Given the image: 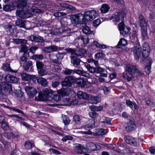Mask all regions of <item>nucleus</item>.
Here are the masks:
<instances>
[{
	"label": "nucleus",
	"instance_id": "1",
	"mask_svg": "<svg viewBox=\"0 0 155 155\" xmlns=\"http://www.w3.org/2000/svg\"><path fill=\"white\" fill-rule=\"evenodd\" d=\"M26 4V0H18V3L17 5V11L16 13L17 16L23 19L28 18L32 16L31 13L29 12V10L26 12L24 11L23 8Z\"/></svg>",
	"mask_w": 155,
	"mask_h": 155
},
{
	"label": "nucleus",
	"instance_id": "2",
	"mask_svg": "<svg viewBox=\"0 0 155 155\" xmlns=\"http://www.w3.org/2000/svg\"><path fill=\"white\" fill-rule=\"evenodd\" d=\"M126 10L125 9H122L119 12H117L110 17V19L117 23L120 21H122L126 16Z\"/></svg>",
	"mask_w": 155,
	"mask_h": 155
},
{
	"label": "nucleus",
	"instance_id": "3",
	"mask_svg": "<svg viewBox=\"0 0 155 155\" xmlns=\"http://www.w3.org/2000/svg\"><path fill=\"white\" fill-rule=\"evenodd\" d=\"M126 70L132 77H133L135 75V73L136 72L138 75L142 76L144 73L140 72L137 69V68L135 66L128 64L127 66Z\"/></svg>",
	"mask_w": 155,
	"mask_h": 155
},
{
	"label": "nucleus",
	"instance_id": "4",
	"mask_svg": "<svg viewBox=\"0 0 155 155\" xmlns=\"http://www.w3.org/2000/svg\"><path fill=\"white\" fill-rule=\"evenodd\" d=\"M85 19L87 22L95 19L98 16L97 12L94 10L87 11L85 12Z\"/></svg>",
	"mask_w": 155,
	"mask_h": 155
},
{
	"label": "nucleus",
	"instance_id": "5",
	"mask_svg": "<svg viewBox=\"0 0 155 155\" xmlns=\"http://www.w3.org/2000/svg\"><path fill=\"white\" fill-rule=\"evenodd\" d=\"M133 51L135 59L136 60L139 59L141 54V49L139 43L135 44Z\"/></svg>",
	"mask_w": 155,
	"mask_h": 155
},
{
	"label": "nucleus",
	"instance_id": "6",
	"mask_svg": "<svg viewBox=\"0 0 155 155\" xmlns=\"http://www.w3.org/2000/svg\"><path fill=\"white\" fill-rule=\"evenodd\" d=\"M75 81V78L74 77L69 76L65 78L64 81L61 82L62 86H63L70 87L71 85V83Z\"/></svg>",
	"mask_w": 155,
	"mask_h": 155
},
{
	"label": "nucleus",
	"instance_id": "7",
	"mask_svg": "<svg viewBox=\"0 0 155 155\" xmlns=\"http://www.w3.org/2000/svg\"><path fill=\"white\" fill-rule=\"evenodd\" d=\"M124 140L127 143L132 146H137V139H134L131 136H127L124 137Z\"/></svg>",
	"mask_w": 155,
	"mask_h": 155
},
{
	"label": "nucleus",
	"instance_id": "8",
	"mask_svg": "<svg viewBox=\"0 0 155 155\" xmlns=\"http://www.w3.org/2000/svg\"><path fill=\"white\" fill-rule=\"evenodd\" d=\"M25 90L27 94L31 97L35 95L37 92L35 88L32 87H26L25 88Z\"/></svg>",
	"mask_w": 155,
	"mask_h": 155
},
{
	"label": "nucleus",
	"instance_id": "9",
	"mask_svg": "<svg viewBox=\"0 0 155 155\" xmlns=\"http://www.w3.org/2000/svg\"><path fill=\"white\" fill-rule=\"evenodd\" d=\"M15 26L8 24L5 26L4 28L7 34L8 35H13L14 33Z\"/></svg>",
	"mask_w": 155,
	"mask_h": 155
},
{
	"label": "nucleus",
	"instance_id": "10",
	"mask_svg": "<svg viewBox=\"0 0 155 155\" xmlns=\"http://www.w3.org/2000/svg\"><path fill=\"white\" fill-rule=\"evenodd\" d=\"M138 18L140 20L141 28H147V21L144 16L140 14L138 15Z\"/></svg>",
	"mask_w": 155,
	"mask_h": 155
},
{
	"label": "nucleus",
	"instance_id": "11",
	"mask_svg": "<svg viewBox=\"0 0 155 155\" xmlns=\"http://www.w3.org/2000/svg\"><path fill=\"white\" fill-rule=\"evenodd\" d=\"M77 24H83L87 21L85 19V13L83 15L81 13L76 14Z\"/></svg>",
	"mask_w": 155,
	"mask_h": 155
},
{
	"label": "nucleus",
	"instance_id": "12",
	"mask_svg": "<svg viewBox=\"0 0 155 155\" xmlns=\"http://www.w3.org/2000/svg\"><path fill=\"white\" fill-rule=\"evenodd\" d=\"M5 79L7 82L12 83H17L18 80V78L9 74L7 75Z\"/></svg>",
	"mask_w": 155,
	"mask_h": 155
},
{
	"label": "nucleus",
	"instance_id": "13",
	"mask_svg": "<svg viewBox=\"0 0 155 155\" xmlns=\"http://www.w3.org/2000/svg\"><path fill=\"white\" fill-rule=\"evenodd\" d=\"M76 151L80 154H82L86 152V148L84 146L80 144H77L75 148Z\"/></svg>",
	"mask_w": 155,
	"mask_h": 155
},
{
	"label": "nucleus",
	"instance_id": "14",
	"mask_svg": "<svg viewBox=\"0 0 155 155\" xmlns=\"http://www.w3.org/2000/svg\"><path fill=\"white\" fill-rule=\"evenodd\" d=\"M72 90L69 87H67L65 89H61L58 91V93L62 96H68L71 92Z\"/></svg>",
	"mask_w": 155,
	"mask_h": 155
},
{
	"label": "nucleus",
	"instance_id": "15",
	"mask_svg": "<svg viewBox=\"0 0 155 155\" xmlns=\"http://www.w3.org/2000/svg\"><path fill=\"white\" fill-rule=\"evenodd\" d=\"M136 125L133 121H130L127 123L125 127V129L127 131H131L135 129Z\"/></svg>",
	"mask_w": 155,
	"mask_h": 155
},
{
	"label": "nucleus",
	"instance_id": "16",
	"mask_svg": "<svg viewBox=\"0 0 155 155\" xmlns=\"http://www.w3.org/2000/svg\"><path fill=\"white\" fill-rule=\"evenodd\" d=\"M60 33L61 35H63V36H68L70 35V33L71 32V29L68 28L64 29L63 28H60L59 30Z\"/></svg>",
	"mask_w": 155,
	"mask_h": 155
},
{
	"label": "nucleus",
	"instance_id": "17",
	"mask_svg": "<svg viewBox=\"0 0 155 155\" xmlns=\"http://www.w3.org/2000/svg\"><path fill=\"white\" fill-rule=\"evenodd\" d=\"M2 86L5 91L8 92L9 94L12 93V86L10 84L6 82H3L2 83Z\"/></svg>",
	"mask_w": 155,
	"mask_h": 155
},
{
	"label": "nucleus",
	"instance_id": "18",
	"mask_svg": "<svg viewBox=\"0 0 155 155\" xmlns=\"http://www.w3.org/2000/svg\"><path fill=\"white\" fill-rule=\"evenodd\" d=\"M137 34L136 31L133 32L132 34L130 35V38L132 42L136 44L139 43L138 38L137 37Z\"/></svg>",
	"mask_w": 155,
	"mask_h": 155
},
{
	"label": "nucleus",
	"instance_id": "19",
	"mask_svg": "<svg viewBox=\"0 0 155 155\" xmlns=\"http://www.w3.org/2000/svg\"><path fill=\"white\" fill-rule=\"evenodd\" d=\"M78 40V41L82 42L85 46L89 42V39L87 37L84 38L82 36H80L77 38L76 40Z\"/></svg>",
	"mask_w": 155,
	"mask_h": 155
},
{
	"label": "nucleus",
	"instance_id": "20",
	"mask_svg": "<svg viewBox=\"0 0 155 155\" xmlns=\"http://www.w3.org/2000/svg\"><path fill=\"white\" fill-rule=\"evenodd\" d=\"M78 97L80 99H87L89 97V95L84 92L81 91H79L77 93Z\"/></svg>",
	"mask_w": 155,
	"mask_h": 155
},
{
	"label": "nucleus",
	"instance_id": "21",
	"mask_svg": "<svg viewBox=\"0 0 155 155\" xmlns=\"http://www.w3.org/2000/svg\"><path fill=\"white\" fill-rule=\"evenodd\" d=\"M70 58L71 63L73 64L74 66H75V65H80L81 62V60L80 59L74 56H71Z\"/></svg>",
	"mask_w": 155,
	"mask_h": 155
},
{
	"label": "nucleus",
	"instance_id": "22",
	"mask_svg": "<svg viewBox=\"0 0 155 155\" xmlns=\"http://www.w3.org/2000/svg\"><path fill=\"white\" fill-rule=\"evenodd\" d=\"M86 51L83 49H80L76 50L75 55L77 56L82 58L84 56V54L86 53Z\"/></svg>",
	"mask_w": 155,
	"mask_h": 155
},
{
	"label": "nucleus",
	"instance_id": "23",
	"mask_svg": "<svg viewBox=\"0 0 155 155\" xmlns=\"http://www.w3.org/2000/svg\"><path fill=\"white\" fill-rule=\"evenodd\" d=\"M147 28H141V35L142 39L144 40L147 39L148 37L147 35Z\"/></svg>",
	"mask_w": 155,
	"mask_h": 155
},
{
	"label": "nucleus",
	"instance_id": "24",
	"mask_svg": "<svg viewBox=\"0 0 155 155\" xmlns=\"http://www.w3.org/2000/svg\"><path fill=\"white\" fill-rule=\"evenodd\" d=\"M90 103L92 104H96L100 101V99L97 97L91 96L89 99Z\"/></svg>",
	"mask_w": 155,
	"mask_h": 155
},
{
	"label": "nucleus",
	"instance_id": "25",
	"mask_svg": "<svg viewBox=\"0 0 155 155\" xmlns=\"http://www.w3.org/2000/svg\"><path fill=\"white\" fill-rule=\"evenodd\" d=\"M110 9V7L109 5L104 4L101 5L100 10L102 13H106L108 12Z\"/></svg>",
	"mask_w": 155,
	"mask_h": 155
},
{
	"label": "nucleus",
	"instance_id": "26",
	"mask_svg": "<svg viewBox=\"0 0 155 155\" xmlns=\"http://www.w3.org/2000/svg\"><path fill=\"white\" fill-rule=\"evenodd\" d=\"M89 107L91 110L93 112L100 111L103 109V107L102 106H96L94 105H92L90 106Z\"/></svg>",
	"mask_w": 155,
	"mask_h": 155
},
{
	"label": "nucleus",
	"instance_id": "27",
	"mask_svg": "<svg viewBox=\"0 0 155 155\" xmlns=\"http://www.w3.org/2000/svg\"><path fill=\"white\" fill-rule=\"evenodd\" d=\"M131 30L129 28L127 27L124 28L120 32L121 34H122L124 37H126L127 35H130Z\"/></svg>",
	"mask_w": 155,
	"mask_h": 155
},
{
	"label": "nucleus",
	"instance_id": "28",
	"mask_svg": "<svg viewBox=\"0 0 155 155\" xmlns=\"http://www.w3.org/2000/svg\"><path fill=\"white\" fill-rule=\"evenodd\" d=\"M32 63L30 61H25L23 64L24 70L26 71H28L30 68H31L32 67Z\"/></svg>",
	"mask_w": 155,
	"mask_h": 155
},
{
	"label": "nucleus",
	"instance_id": "29",
	"mask_svg": "<svg viewBox=\"0 0 155 155\" xmlns=\"http://www.w3.org/2000/svg\"><path fill=\"white\" fill-rule=\"evenodd\" d=\"M74 73H75L80 75L83 76L85 77H88L89 76L88 73L83 71L75 69L74 70Z\"/></svg>",
	"mask_w": 155,
	"mask_h": 155
},
{
	"label": "nucleus",
	"instance_id": "30",
	"mask_svg": "<svg viewBox=\"0 0 155 155\" xmlns=\"http://www.w3.org/2000/svg\"><path fill=\"white\" fill-rule=\"evenodd\" d=\"M89 115L90 117L94 120H95L99 118L101 119V117L99 114L95 112L91 111L89 113Z\"/></svg>",
	"mask_w": 155,
	"mask_h": 155
},
{
	"label": "nucleus",
	"instance_id": "31",
	"mask_svg": "<svg viewBox=\"0 0 155 155\" xmlns=\"http://www.w3.org/2000/svg\"><path fill=\"white\" fill-rule=\"evenodd\" d=\"M38 82L39 84L44 86H46L48 85L47 80L43 78H39L38 80Z\"/></svg>",
	"mask_w": 155,
	"mask_h": 155
},
{
	"label": "nucleus",
	"instance_id": "32",
	"mask_svg": "<svg viewBox=\"0 0 155 155\" xmlns=\"http://www.w3.org/2000/svg\"><path fill=\"white\" fill-rule=\"evenodd\" d=\"M127 44V41L124 39L122 38L120 39L117 47L118 48H122V46H125Z\"/></svg>",
	"mask_w": 155,
	"mask_h": 155
},
{
	"label": "nucleus",
	"instance_id": "33",
	"mask_svg": "<svg viewBox=\"0 0 155 155\" xmlns=\"http://www.w3.org/2000/svg\"><path fill=\"white\" fill-rule=\"evenodd\" d=\"M31 39H33L32 40L38 42H42L44 41L43 38L39 35L33 36H31Z\"/></svg>",
	"mask_w": 155,
	"mask_h": 155
},
{
	"label": "nucleus",
	"instance_id": "34",
	"mask_svg": "<svg viewBox=\"0 0 155 155\" xmlns=\"http://www.w3.org/2000/svg\"><path fill=\"white\" fill-rule=\"evenodd\" d=\"M2 68L3 70L5 71L13 72L10 67L9 63H5L3 64L2 65Z\"/></svg>",
	"mask_w": 155,
	"mask_h": 155
},
{
	"label": "nucleus",
	"instance_id": "35",
	"mask_svg": "<svg viewBox=\"0 0 155 155\" xmlns=\"http://www.w3.org/2000/svg\"><path fill=\"white\" fill-rule=\"evenodd\" d=\"M13 42L16 44H25L27 43V41L26 39H25L16 38L13 39Z\"/></svg>",
	"mask_w": 155,
	"mask_h": 155
},
{
	"label": "nucleus",
	"instance_id": "36",
	"mask_svg": "<svg viewBox=\"0 0 155 155\" xmlns=\"http://www.w3.org/2000/svg\"><path fill=\"white\" fill-rule=\"evenodd\" d=\"M5 136H6L8 138H15L18 137V135L17 133H14L13 132H8L5 134Z\"/></svg>",
	"mask_w": 155,
	"mask_h": 155
},
{
	"label": "nucleus",
	"instance_id": "37",
	"mask_svg": "<svg viewBox=\"0 0 155 155\" xmlns=\"http://www.w3.org/2000/svg\"><path fill=\"white\" fill-rule=\"evenodd\" d=\"M93 44L97 48L104 49L106 48L107 47V46L103 44H100L98 42L96 41H94Z\"/></svg>",
	"mask_w": 155,
	"mask_h": 155
},
{
	"label": "nucleus",
	"instance_id": "38",
	"mask_svg": "<svg viewBox=\"0 0 155 155\" xmlns=\"http://www.w3.org/2000/svg\"><path fill=\"white\" fill-rule=\"evenodd\" d=\"M83 32L84 34L87 35H90L93 32L90 27L87 26H86L83 28Z\"/></svg>",
	"mask_w": 155,
	"mask_h": 155
},
{
	"label": "nucleus",
	"instance_id": "39",
	"mask_svg": "<svg viewBox=\"0 0 155 155\" xmlns=\"http://www.w3.org/2000/svg\"><path fill=\"white\" fill-rule=\"evenodd\" d=\"M36 65L38 71L42 68H45L46 67V65L43 62L40 61H36Z\"/></svg>",
	"mask_w": 155,
	"mask_h": 155
},
{
	"label": "nucleus",
	"instance_id": "40",
	"mask_svg": "<svg viewBox=\"0 0 155 155\" xmlns=\"http://www.w3.org/2000/svg\"><path fill=\"white\" fill-rule=\"evenodd\" d=\"M95 126V123L94 121H92L89 124H87L84 125L83 126V127L85 129H87V128H92L94 127Z\"/></svg>",
	"mask_w": 155,
	"mask_h": 155
},
{
	"label": "nucleus",
	"instance_id": "41",
	"mask_svg": "<svg viewBox=\"0 0 155 155\" xmlns=\"http://www.w3.org/2000/svg\"><path fill=\"white\" fill-rule=\"evenodd\" d=\"M30 75L26 73H23L21 74V77L24 81H29L30 80Z\"/></svg>",
	"mask_w": 155,
	"mask_h": 155
},
{
	"label": "nucleus",
	"instance_id": "42",
	"mask_svg": "<svg viewBox=\"0 0 155 155\" xmlns=\"http://www.w3.org/2000/svg\"><path fill=\"white\" fill-rule=\"evenodd\" d=\"M62 120L65 125L68 124L70 122V120L67 115H62Z\"/></svg>",
	"mask_w": 155,
	"mask_h": 155
},
{
	"label": "nucleus",
	"instance_id": "43",
	"mask_svg": "<svg viewBox=\"0 0 155 155\" xmlns=\"http://www.w3.org/2000/svg\"><path fill=\"white\" fill-rule=\"evenodd\" d=\"M60 22L62 27H65L67 25V18L64 17L61 18L60 19Z\"/></svg>",
	"mask_w": 155,
	"mask_h": 155
},
{
	"label": "nucleus",
	"instance_id": "44",
	"mask_svg": "<svg viewBox=\"0 0 155 155\" xmlns=\"http://www.w3.org/2000/svg\"><path fill=\"white\" fill-rule=\"evenodd\" d=\"M16 25L21 27H23L25 25L24 21L21 19H18L15 21Z\"/></svg>",
	"mask_w": 155,
	"mask_h": 155
},
{
	"label": "nucleus",
	"instance_id": "45",
	"mask_svg": "<svg viewBox=\"0 0 155 155\" xmlns=\"http://www.w3.org/2000/svg\"><path fill=\"white\" fill-rule=\"evenodd\" d=\"M151 64L152 62L150 61L148 65L145 67V71L147 74H149L150 73L151 71Z\"/></svg>",
	"mask_w": 155,
	"mask_h": 155
},
{
	"label": "nucleus",
	"instance_id": "46",
	"mask_svg": "<svg viewBox=\"0 0 155 155\" xmlns=\"http://www.w3.org/2000/svg\"><path fill=\"white\" fill-rule=\"evenodd\" d=\"M100 119L103 120V121H101V122L102 123L109 124L110 123V119L104 116L102 117Z\"/></svg>",
	"mask_w": 155,
	"mask_h": 155
},
{
	"label": "nucleus",
	"instance_id": "47",
	"mask_svg": "<svg viewBox=\"0 0 155 155\" xmlns=\"http://www.w3.org/2000/svg\"><path fill=\"white\" fill-rule=\"evenodd\" d=\"M86 68L91 73H95V68L91 66L89 64L85 66Z\"/></svg>",
	"mask_w": 155,
	"mask_h": 155
},
{
	"label": "nucleus",
	"instance_id": "48",
	"mask_svg": "<svg viewBox=\"0 0 155 155\" xmlns=\"http://www.w3.org/2000/svg\"><path fill=\"white\" fill-rule=\"evenodd\" d=\"M105 54L101 52H99L96 54L95 55V58L97 60L101 58H104L105 57Z\"/></svg>",
	"mask_w": 155,
	"mask_h": 155
},
{
	"label": "nucleus",
	"instance_id": "49",
	"mask_svg": "<svg viewBox=\"0 0 155 155\" xmlns=\"http://www.w3.org/2000/svg\"><path fill=\"white\" fill-rule=\"evenodd\" d=\"M38 74L41 76L47 75L48 74L46 71L45 68H42L41 69L38 70Z\"/></svg>",
	"mask_w": 155,
	"mask_h": 155
},
{
	"label": "nucleus",
	"instance_id": "50",
	"mask_svg": "<svg viewBox=\"0 0 155 155\" xmlns=\"http://www.w3.org/2000/svg\"><path fill=\"white\" fill-rule=\"evenodd\" d=\"M133 77L129 76L126 73L124 72L123 75V78L127 81H130L132 79Z\"/></svg>",
	"mask_w": 155,
	"mask_h": 155
},
{
	"label": "nucleus",
	"instance_id": "51",
	"mask_svg": "<svg viewBox=\"0 0 155 155\" xmlns=\"http://www.w3.org/2000/svg\"><path fill=\"white\" fill-rule=\"evenodd\" d=\"M53 93V91L50 90H48V89H45L44 91V94L45 96L47 97H49L50 96L49 95L50 94H52Z\"/></svg>",
	"mask_w": 155,
	"mask_h": 155
},
{
	"label": "nucleus",
	"instance_id": "52",
	"mask_svg": "<svg viewBox=\"0 0 155 155\" xmlns=\"http://www.w3.org/2000/svg\"><path fill=\"white\" fill-rule=\"evenodd\" d=\"M24 146L25 148L27 149H30L33 147L34 145L30 142L26 141L25 143Z\"/></svg>",
	"mask_w": 155,
	"mask_h": 155
},
{
	"label": "nucleus",
	"instance_id": "53",
	"mask_svg": "<svg viewBox=\"0 0 155 155\" xmlns=\"http://www.w3.org/2000/svg\"><path fill=\"white\" fill-rule=\"evenodd\" d=\"M77 84L79 86L83 87L86 85V82L85 80L83 79H81L78 82Z\"/></svg>",
	"mask_w": 155,
	"mask_h": 155
},
{
	"label": "nucleus",
	"instance_id": "54",
	"mask_svg": "<svg viewBox=\"0 0 155 155\" xmlns=\"http://www.w3.org/2000/svg\"><path fill=\"white\" fill-rule=\"evenodd\" d=\"M65 50L69 53L71 54V55H75L76 50L74 48H66L65 49Z\"/></svg>",
	"mask_w": 155,
	"mask_h": 155
},
{
	"label": "nucleus",
	"instance_id": "55",
	"mask_svg": "<svg viewBox=\"0 0 155 155\" xmlns=\"http://www.w3.org/2000/svg\"><path fill=\"white\" fill-rule=\"evenodd\" d=\"M32 58L36 60H42L43 58V56L41 54H35L32 56Z\"/></svg>",
	"mask_w": 155,
	"mask_h": 155
},
{
	"label": "nucleus",
	"instance_id": "56",
	"mask_svg": "<svg viewBox=\"0 0 155 155\" xmlns=\"http://www.w3.org/2000/svg\"><path fill=\"white\" fill-rule=\"evenodd\" d=\"M70 20L72 23H77L76 14L74 15H72L70 16Z\"/></svg>",
	"mask_w": 155,
	"mask_h": 155
},
{
	"label": "nucleus",
	"instance_id": "57",
	"mask_svg": "<svg viewBox=\"0 0 155 155\" xmlns=\"http://www.w3.org/2000/svg\"><path fill=\"white\" fill-rule=\"evenodd\" d=\"M63 7L66 8H69L71 9L73 11H74L75 9V8L72 5H69L65 3H63L62 4Z\"/></svg>",
	"mask_w": 155,
	"mask_h": 155
},
{
	"label": "nucleus",
	"instance_id": "58",
	"mask_svg": "<svg viewBox=\"0 0 155 155\" xmlns=\"http://www.w3.org/2000/svg\"><path fill=\"white\" fill-rule=\"evenodd\" d=\"M134 102V101H131L130 100H127L126 101V104L127 106L132 109L133 107V104Z\"/></svg>",
	"mask_w": 155,
	"mask_h": 155
},
{
	"label": "nucleus",
	"instance_id": "59",
	"mask_svg": "<svg viewBox=\"0 0 155 155\" xmlns=\"http://www.w3.org/2000/svg\"><path fill=\"white\" fill-rule=\"evenodd\" d=\"M73 139L72 136L70 135H67L64 137L62 139V140L64 142H66L67 140H71Z\"/></svg>",
	"mask_w": 155,
	"mask_h": 155
},
{
	"label": "nucleus",
	"instance_id": "60",
	"mask_svg": "<svg viewBox=\"0 0 155 155\" xmlns=\"http://www.w3.org/2000/svg\"><path fill=\"white\" fill-rule=\"evenodd\" d=\"M97 132L98 135H103L106 134L107 131L104 129H101L98 130Z\"/></svg>",
	"mask_w": 155,
	"mask_h": 155
},
{
	"label": "nucleus",
	"instance_id": "61",
	"mask_svg": "<svg viewBox=\"0 0 155 155\" xmlns=\"http://www.w3.org/2000/svg\"><path fill=\"white\" fill-rule=\"evenodd\" d=\"M142 55L143 58L147 57L149 55L150 49L143 50Z\"/></svg>",
	"mask_w": 155,
	"mask_h": 155
},
{
	"label": "nucleus",
	"instance_id": "62",
	"mask_svg": "<svg viewBox=\"0 0 155 155\" xmlns=\"http://www.w3.org/2000/svg\"><path fill=\"white\" fill-rule=\"evenodd\" d=\"M101 89L104 91V93L105 94H108L110 93L109 88L105 86H103L101 87Z\"/></svg>",
	"mask_w": 155,
	"mask_h": 155
},
{
	"label": "nucleus",
	"instance_id": "63",
	"mask_svg": "<svg viewBox=\"0 0 155 155\" xmlns=\"http://www.w3.org/2000/svg\"><path fill=\"white\" fill-rule=\"evenodd\" d=\"M81 119L79 116L77 115H74L73 117V121L76 123H79L80 122Z\"/></svg>",
	"mask_w": 155,
	"mask_h": 155
},
{
	"label": "nucleus",
	"instance_id": "64",
	"mask_svg": "<svg viewBox=\"0 0 155 155\" xmlns=\"http://www.w3.org/2000/svg\"><path fill=\"white\" fill-rule=\"evenodd\" d=\"M21 48L20 52H26L28 50V48L26 45H25L21 44L20 45Z\"/></svg>",
	"mask_w": 155,
	"mask_h": 155
}]
</instances>
